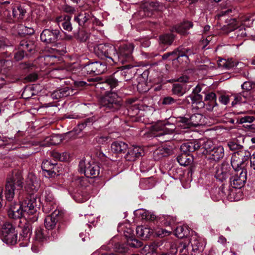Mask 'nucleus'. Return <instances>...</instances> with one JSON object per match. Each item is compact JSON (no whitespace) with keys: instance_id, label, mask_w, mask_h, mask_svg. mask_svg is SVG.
<instances>
[{"instance_id":"21","label":"nucleus","mask_w":255,"mask_h":255,"mask_svg":"<svg viewBox=\"0 0 255 255\" xmlns=\"http://www.w3.org/2000/svg\"><path fill=\"white\" fill-rule=\"evenodd\" d=\"M135 216L141 220H145L146 221H153L155 218V215L144 209H139L136 210L133 212Z\"/></svg>"},{"instance_id":"46","label":"nucleus","mask_w":255,"mask_h":255,"mask_svg":"<svg viewBox=\"0 0 255 255\" xmlns=\"http://www.w3.org/2000/svg\"><path fill=\"white\" fill-rule=\"evenodd\" d=\"M154 186L153 180L150 177L141 179L140 181V186L144 189L152 188Z\"/></svg>"},{"instance_id":"19","label":"nucleus","mask_w":255,"mask_h":255,"mask_svg":"<svg viewBox=\"0 0 255 255\" xmlns=\"http://www.w3.org/2000/svg\"><path fill=\"white\" fill-rule=\"evenodd\" d=\"M31 226L29 225H25L23 227L22 233L20 235V241H22L20 244L21 247H27L28 245L30 237L31 234Z\"/></svg>"},{"instance_id":"13","label":"nucleus","mask_w":255,"mask_h":255,"mask_svg":"<svg viewBox=\"0 0 255 255\" xmlns=\"http://www.w3.org/2000/svg\"><path fill=\"white\" fill-rule=\"evenodd\" d=\"M25 189L29 194L30 196L34 197L32 195L37 191L40 187L39 181L35 175L32 173H29L26 179Z\"/></svg>"},{"instance_id":"8","label":"nucleus","mask_w":255,"mask_h":255,"mask_svg":"<svg viewBox=\"0 0 255 255\" xmlns=\"http://www.w3.org/2000/svg\"><path fill=\"white\" fill-rule=\"evenodd\" d=\"M250 156L249 152L240 150L235 152L231 157V165L234 170L245 169L248 164Z\"/></svg>"},{"instance_id":"41","label":"nucleus","mask_w":255,"mask_h":255,"mask_svg":"<svg viewBox=\"0 0 255 255\" xmlns=\"http://www.w3.org/2000/svg\"><path fill=\"white\" fill-rule=\"evenodd\" d=\"M35 48V46L31 41H27L25 40H21L19 44L18 49H21L24 52H31Z\"/></svg>"},{"instance_id":"57","label":"nucleus","mask_w":255,"mask_h":255,"mask_svg":"<svg viewBox=\"0 0 255 255\" xmlns=\"http://www.w3.org/2000/svg\"><path fill=\"white\" fill-rule=\"evenodd\" d=\"M73 198L75 201L79 203H83L86 201L89 198V196L86 193L81 192L75 194Z\"/></svg>"},{"instance_id":"7","label":"nucleus","mask_w":255,"mask_h":255,"mask_svg":"<svg viewBox=\"0 0 255 255\" xmlns=\"http://www.w3.org/2000/svg\"><path fill=\"white\" fill-rule=\"evenodd\" d=\"M205 118L200 114L192 115L190 118L180 117L177 122V126L182 129H187L192 127H197L206 124Z\"/></svg>"},{"instance_id":"43","label":"nucleus","mask_w":255,"mask_h":255,"mask_svg":"<svg viewBox=\"0 0 255 255\" xmlns=\"http://www.w3.org/2000/svg\"><path fill=\"white\" fill-rule=\"evenodd\" d=\"M26 11L20 5L12 7V15L14 17L21 19L25 14Z\"/></svg>"},{"instance_id":"26","label":"nucleus","mask_w":255,"mask_h":255,"mask_svg":"<svg viewBox=\"0 0 255 255\" xmlns=\"http://www.w3.org/2000/svg\"><path fill=\"white\" fill-rule=\"evenodd\" d=\"M200 143L199 149H203L202 153L204 154L209 155L210 151L213 150V148L215 146L214 145L213 142L210 140L200 139L198 140Z\"/></svg>"},{"instance_id":"64","label":"nucleus","mask_w":255,"mask_h":255,"mask_svg":"<svg viewBox=\"0 0 255 255\" xmlns=\"http://www.w3.org/2000/svg\"><path fill=\"white\" fill-rule=\"evenodd\" d=\"M255 118L253 116H245L240 119L239 123L244 124L246 123H251L254 121Z\"/></svg>"},{"instance_id":"49","label":"nucleus","mask_w":255,"mask_h":255,"mask_svg":"<svg viewBox=\"0 0 255 255\" xmlns=\"http://www.w3.org/2000/svg\"><path fill=\"white\" fill-rule=\"evenodd\" d=\"M57 207L56 202H47L43 206V211L46 214L52 213L57 210Z\"/></svg>"},{"instance_id":"56","label":"nucleus","mask_w":255,"mask_h":255,"mask_svg":"<svg viewBox=\"0 0 255 255\" xmlns=\"http://www.w3.org/2000/svg\"><path fill=\"white\" fill-rule=\"evenodd\" d=\"M128 74V66L125 65V66L121 67L119 70L116 71L115 73L117 76H120V80H124L125 81H127L128 80L126 79V76Z\"/></svg>"},{"instance_id":"10","label":"nucleus","mask_w":255,"mask_h":255,"mask_svg":"<svg viewBox=\"0 0 255 255\" xmlns=\"http://www.w3.org/2000/svg\"><path fill=\"white\" fill-rule=\"evenodd\" d=\"M48 237L46 230L40 227L36 228L32 243V251L34 253L38 252L43 244L47 242Z\"/></svg>"},{"instance_id":"22","label":"nucleus","mask_w":255,"mask_h":255,"mask_svg":"<svg viewBox=\"0 0 255 255\" xmlns=\"http://www.w3.org/2000/svg\"><path fill=\"white\" fill-rule=\"evenodd\" d=\"M229 170L227 165L218 166L216 168L215 177L220 181H223L229 176Z\"/></svg>"},{"instance_id":"36","label":"nucleus","mask_w":255,"mask_h":255,"mask_svg":"<svg viewBox=\"0 0 255 255\" xmlns=\"http://www.w3.org/2000/svg\"><path fill=\"white\" fill-rule=\"evenodd\" d=\"M131 234H133V230L128 228V246L133 248L141 247L143 245L142 242L130 236Z\"/></svg>"},{"instance_id":"32","label":"nucleus","mask_w":255,"mask_h":255,"mask_svg":"<svg viewBox=\"0 0 255 255\" xmlns=\"http://www.w3.org/2000/svg\"><path fill=\"white\" fill-rule=\"evenodd\" d=\"M250 93L247 92H242L241 93L235 94L234 95V100L232 101V105L234 106L238 104L245 103L249 97Z\"/></svg>"},{"instance_id":"63","label":"nucleus","mask_w":255,"mask_h":255,"mask_svg":"<svg viewBox=\"0 0 255 255\" xmlns=\"http://www.w3.org/2000/svg\"><path fill=\"white\" fill-rule=\"evenodd\" d=\"M253 83L250 81L245 82L242 85V88L244 91L243 92H247L248 93L253 88Z\"/></svg>"},{"instance_id":"51","label":"nucleus","mask_w":255,"mask_h":255,"mask_svg":"<svg viewBox=\"0 0 255 255\" xmlns=\"http://www.w3.org/2000/svg\"><path fill=\"white\" fill-rule=\"evenodd\" d=\"M163 105H177L180 104L181 102L179 99H175L173 98L167 96L164 97L162 101Z\"/></svg>"},{"instance_id":"55","label":"nucleus","mask_w":255,"mask_h":255,"mask_svg":"<svg viewBox=\"0 0 255 255\" xmlns=\"http://www.w3.org/2000/svg\"><path fill=\"white\" fill-rule=\"evenodd\" d=\"M157 247L153 245L145 246L143 249V253L145 255H157Z\"/></svg>"},{"instance_id":"48","label":"nucleus","mask_w":255,"mask_h":255,"mask_svg":"<svg viewBox=\"0 0 255 255\" xmlns=\"http://www.w3.org/2000/svg\"><path fill=\"white\" fill-rule=\"evenodd\" d=\"M16 231L15 227L13 226L11 223L6 222L3 224L1 230V236L6 234H10L11 232Z\"/></svg>"},{"instance_id":"11","label":"nucleus","mask_w":255,"mask_h":255,"mask_svg":"<svg viewBox=\"0 0 255 255\" xmlns=\"http://www.w3.org/2000/svg\"><path fill=\"white\" fill-rule=\"evenodd\" d=\"M247 179V170L246 168L235 170V173L230 178V184L233 188L240 189L244 186Z\"/></svg>"},{"instance_id":"47","label":"nucleus","mask_w":255,"mask_h":255,"mask_svg":"<svg viewBox=\"0 0 255 255\" xmlns=\"http://www.w3.org/2000/svg\"><path fill=\"white\" fill-rule=\"evenodd\" d=\"M228 146L231 150H244L243 149V146L238 142V140L236 139L229 141L228 144Z\"/></svg>"},{"instance_id":"59","label":"nucleus","mask_w":255,"mask_h":255,"mask_svg":"<svg viewBox=\"0 0 255 255\" xmlns=\"http://www.w3.org/2000/svg\"><path fill=\"white\" fill-rule=\"evenodd\" d=\"M76 37L80 41L84 42L89 37V33L85 31L81 30L78 32Z\"/></svg>"},{"instance_id":"28","label":"nucleus","mask_w":255,"mask_h":255,"mask_svg":"<svg viewBox=\"0 0 255 255\" xmlns=\"http://www.w3.org/2000/svg\"><path fill=\"white\" fill-rule=\"evenodd\" d=\"M118 57L115 59V62L118 61L122 64H126L128 61V47L127 45L120 46Z\"/></svg>"},{"instance_id":"29","label":"nucleus","mask_w":255,"mask_h":255,"mask_svg":"<svg viewBox=\"0 0 255 255\" xmlns=\"http://www.w3.org/2000/svg\"><path fill=\"white\" fill-rule=\"evenodd\" d=\"M2 241L8 245H13L17 241V232L14 231L10 234L1 236Z\"/></svg>"},{"instance_id":"33","label":"nucleus","mask_w":255,"mask_h":255,"mask_svg":"<svg viewBox=\"0 0 255 255\" xmlns=\"http://www.w3.org/2000/svg\"><path fill=\"white\" fill-rule=\"evenodd\" d=\"M190 242L193 251H197L203 249L202 239L196 234L193 235L191 236Z\"/></svg>"},{"instance_id":"3","label":"nucleus","mask_w":255,"mask_h":255,"mask_svg":"<svg viewBox=\"0 0 255 255\" xmlns=\"http://www.w3.org/2000/svg\"><path fill=\"white\" fill-rule=\"evenodd\" d=\"M22 184L20 174H16L12 178L7 179L5 186V197L7 201H12L16 192L22 188Z\"/></svg>"},{"instance_id":"37","label":"nucleus","mask_w":255,"mask_h":255,"mask_svg":"<svg viewBox=\"0 0 255 255\" xmlns=\"http://www.w3.org/2000/svg\"><path fill=\"white\" fill-rule=\"evenodd\" d=\"M177 160L181 165L186 166L192 162L193 158L189 154L183 152L177 156Z\"/></svg>"},{"instance_id":"18","label":"nucleus","mask_w":255,"mask_h":255,"mask_svg":"<svg viewBox=\"0 0 255 255\" xmlns=\"http://www.w3.org/2000/svg\"><path fill=\"white\" fill-rule=\"evenodd\" d=\"M56 165V163H52L48 160H44L41 164V168L42 169L44 175L46 177H50L53 176V174H56L53 170Z\"/></svg>"},{"instance_id":"16","label":"nucleus","mask_w":255,"mask_h":255,"mask_svg":"<svg viewBox=\"0 0 255 255\" xmlns=\"http://www.w3.org/2000/svg\"><path fill=\"white\" fill-rule=\"evenodd\" d=\"M203 96L201 94H191L187 97L184 100V102L188 104H192L193 107L197 105V107L199 109L205 107V104L202 101Z\"/></svg>"},{"instance_id":"6","label":"nucleus","mask_w":255,"mask_h":255,"mask_svg":"<svg viewBox=\"0 0 255 255\" xmlns=\"http://www.w3.org/2000/svg\"><path fill=\"white\" fill-rule=\"evenodd\" d=\"M95 54L101 59L108 58L115 61L118 57L115 46L110 44H100L94 47Z\"/></svg>"},{"instance_id":"25","label":"nucleus","mask_w":255,"mask_h":255,"mask_svg":"<svg viewBox=\"0 0 255 255\" xmlns=\"http://www.w3.org/2000/svg\"><path fill=\"white\" fill-rule=\"evenodd\" d=\"M209 158L215 161H219L224 156V149L222 146H215L210 151Z\"/></svg>"},{"instance_id":"9","label":"nucleus","mask_w":255,"mask_h":255,"mask_svg":"<svg viewBox=\"0 0 255 255\" xmlns=\"http://www.w3.org/2000/svg\"><path fill=\"white\" fill-rule=\"evenodd\" d=\"M79 170L84 173L88 178H94L98 176L100 173V167L97 164L82 160L79 162Z\"/></svg>"},{"instance_id":"38","label":"nucleus","mask_w":255,"mask_h":255,"mask_svg":"<svg viewBox=\"0 0 255 255\" xmlns=\"http://www.w3.org/2000/svg\"><path fill=\"white\" fill-rule=\"evenodd\" d=\"M192 26V22L190 21H185L176 26L175 30L178 33L185 35L187 33V31Z\"/></svg>"},{"instance_id":"61","label":"nucleus","mask_w":255,"mask_h":255,"mask_svg":"<svg viewBox=\"0 0 255 255\" xmlns=\"http://www.w3.org/2000/svg\"><path fill=\"white\" fill-rule=\"evenodd\" d=\"M216 95L215 93L211 92L207 94L205 97V101L210 103H216Z\"/></svg>"},{"instance_id":"52","label":"nucleus","mask_w":255,"mask_h":255,"mask_svg":"<svg viewBox=\"0 0 255 255\" xmlns=\"http://www.w3.org/2000/svg\"><path fill=\"white\" fill-rule=\"evenodd\" d=\"M52 155L53 158L56 160L61 161H67L69 158V155L67 152L59 153L58 152H53Z\"/></svg>"},{"instance_id":"40","label":"nucleus","mask_w":255,"mask_h":255,"mask_svg":"<svg viewBox=\"0 0 255 255\" xmlns=\"http://www.w3.org/2000/svg\"><path fill=\"white\" fill-rule=\"evenodd\" d=\"M20 141L18 139L16 138V137L7 138V137H1L0 136V145H6L9 143H12L13 146L15 144V146L13 147V149L16 148L20 146Z\"/></svg>"},{"instance_id":"23","label":"nucleus","mask_w":255,"mask_h":255,"mask_svg":"<svg viewBox=\"0 0 255 255\" xmlns=\"http://www.w3.org/2000/svg\"><path fill=\"white\" fill-rule=\"evenodd\" d=\"M136 233L142 240L149 238L153 233V230L148 227L138 226L136 228Z\"/></svg>"},{"instance_id":"31","label":"nucleus","mask_w":255,"mask_h":255,"mask_svg":"<svg viewBox=\"0 0 255 255\" xmlns=\"http://www.w3.org/2000/svg\"><path fill=\"white\" fill-rule=\"evenodd\" d=\"M111 147L113 152H125L128 147V144L123 141H116L111 144Z\"/></svg>"},{"instance_id":"50","label":"nucleus","mask_w":255,"mask_h":255,"mask_svg":"<svg viewBox=\"0 0 255 255\" xmlns=\"http://www.w3.org/2000/svg\"><path fill=\"white\" fill-rule=\"evenodd\" d=\"M227 24L225 25V29L228 31H234L236 28H238V23L237 22L235 18H231L228 19L227 21Z\"/></svg>"},{"instance_id":"62","label":"nucleus","mask_w":255,"mask_h":255,"mask_svg":"<svg viewBox=\"0 0 255 255\" xmlns=\"http://www.w3.org/2000/svg\"><path fill=\"white\" fill-rule=\"evenodd\" d=\"M76 183L81 187H86L88 185V182L87 179L84 177H79L75 180Z\"/></svg>"},{"instance_id":"42","label":"nucleus","mask_w":255,"mask_h":255,"mask_svg":"<svg viewBox=\"0 0 255 255\" xmlns=\"http://www.w3.org/2000/svg\"><path fill=\"white\" fill-rule=\"evenodd\" d=\"M189 234V229L185 226H179L175 230V236L180 239L187 236Z\"/></svg>"},{"instance_id":"60","label":"nucleus","mask_w":255,"mask_h":255,"mask_svg":"<svg viewBox=\"0 0 255 255\" xmlns=\"http://www.w3.org/2000/svg\"><path fill=\"white\" fill-rule=\"evenodd\" d=\"M86 124L85 123H82L79 124L77 128H74V131H71L68 133V134L73 135L75 132L76 134H78L81 131H82L84 128H85L86 126Z\"/></svg>"},{"instance_id":"24","label":"nucleus","mask_w":255,"mask_h":255,"mask_svg":"<svg viewBox=\"0 0 255 255\" xmlns=\"http://www.w3.org/2000/svg\"><path fill=\"white\" fill-rule=\"evenodd\" d=\"M200 144V143H198V140H194L192 142L183 143L180 146V149L183 152L188 154V152H193L199 149V145Z\"/></svg>"},{"instance_id":"54","label":"nucleus","mask_w":255,"mask_h":255,"mask_svg":"<svg viewBox=\"0 0 255 255\" xmlns=\"http://www.w3.org/2000/svg\"><path fill=\"white\" fill-rule=\"evenodd\" d=\"M172 91L174 94L179 96L183 95L185 93V91L183 88V85L179 83L173 84Z\"/></svg>"},{"instance_id":"2","label":"nucleus","mask_w":255,"mask_h":255,"mask_svg":"<svg viewBox=\"0 0 255 255\" xmlns=\"http://www.w3.org/2000/svg\"><path fill=\"white\" fill-rule=\"evenodd\" d=\"M124 91H127V89L126 88L120 89L117 93L115 92L108 93L101 98L100 101L101 106L109 108L112 111L118 109L120 105V98L126 96L127 94Z\"/></svg>"},{"instance_id":"4","label":"nucleus","mask_w":255,"mask_h":255,"mask_svg":"<svg viewBox=\"0 0 255 255\" xmlns=\"http://www.w3.org/2000/svg\"><path fill=\"white\" fill-rule=\"evenodd\" d=\"M165 8L158 1H145L142 3L140 9L134 13V16L140 18L152 15L154 11H162Z\"/></svg>"},{"instance_id":"27","label":"nucleus","mask_w":255,"mask_h":255,"mask_svg":"<svg viewBox=\"0 0 255 255\" xmlns=\"http://www.w3.org/2000/svg\"><path fill=\"white\" fill-rule=\"evenodd\" d=\"M143 153V149L139 146L133 145L128 149V160L134 161Z\"/></svg>"},{"instance_id":"39","label":"nucleus","mask_w":255,"mask_h":255,"mask_svg":"<svg viewBox=\"0 0 255 255\" xmlns=\"http://www.w3.org/2000/svg\"><path fill=\"white\" fill-rule=\"evenodd\" d=\"M218 67L224 69H230L237 66V63L232 60H226L221 59L218 61Z\"/></svg>"},{"instance_id":"17","label":"nucleus","mask_w":255,"mask_h":255,"mask_svg":"<svg viewBox=\"0 0 255 255\" xmlns=\"http://www.w3.org/2000/svg\"><path fill=\"white\" fill-rule=\"evenodd\" d=\"M60 214L58 210H55L50 215H47L44 220V225L47 230L53 229L58 221L57 217Z\"/></svg>"},{"instance_id":"30","label":"nucleus","mask_w":255,"mask_h":255,"mask_svg":"<svg viewBox=\"0 0 255 255\" xmlns=\"http://www.w3.org/2000/svg\"><path fill=\"white\" fill-rule=\"evenodd\" d=\"M173 152V147L170 145H165L157 149L153 153L154 157L158 155L159 158L168 156Z\"/></svg>"},{"instance_id":"44","label":"nucleus","mask_w":255,"mask_h":255,"mask_svg":"<svg viewBox=\"0 0 255 255\" xmlns=\"http://www.w3.org/2000/svg\"><path fill=\"white\" fill-rule=\"evenodd\" d=\"M234 37L237 40H241L247 36L246 30L243 27H239L236 28L234 31Z\"/></svg>"},{"instance_id":"34","label":"nucleus","mask_w":255,"mask_h":255,"mask_svg":"<svg viewBox=\"0 0 255 255\" xmlns=\"http://www.w3.org/2000/svg\"><path fill=\"white\" fill-rule=\"evenodd\" d=\"M92 18V15L89 12H81L74 18V20L76 21L79 26H83L85 23Z\"/></svg>"},{"instance_id":"14","label":"nucleus","mask_w":255,"mask_h":255,"mask_svg":"<svg viewBox=\"0 0 255 255\" xmlns=\"http://www.w3.org/2000/svg\"><path fill=\"white\" fill-rule=\"evenodd\" d=\"M60 31L58 29H45L40 34L41 40L46 44L55 43L59 39Z\"/></svg>"},{"instance_id":"1","label":"nucleus","mask_w":255,"mask_h":255,"mask_svg":"<svg viewBox=\"0 0 255 255\" xmlns=\"http://www.w3.org/2000/svg\"><path fill=\"white\" fill-rule=\"evenodd\" d=\"M23 191L18 193L19 203H12L8 210V215L10 218L19 219L22 217L32 222L38 219L39 207L37 206L35 197L30 196L24 199Z\"/></svg>"},{"instance_id":"20","label":"nucleus","mask_w":255,"mask_h":255,"mask_svg":"<svg viewBox=\"0 0 255 255\" xmlns=\"http://www.w3.org/2000/svg\"><path fill=\"white\" fill-rule=\"evenodd\" d=\"M70 20L71 17L67 15L58 16L56 18V21L58 24L61 25L64 30L68 31H71L72 30Z\"/></svg>"},{"instance_id":"58","label":"nucleus","mask_w":255,"mask_h":255,"mask_svg":"<svg viewBox=\"0 0 255 255\" xmlns=\"http://www.w3.org/2000/svg\"><path fill=\"white\" fill-rule=\"evenodd\" d=\"M43 196L45 203L55 202L53 195L49 188H46L45 189L43 192Z\"/></svg>"},{"instance_id":"53","label":"nucleus","mask_w":255,"mask_h":255,"mask_svg":"<svg viewBox=\"0 0 255 255\" xmlns=\"http://www.w3.org/2000/svg\"><path fill=\"white\" fill-rule=\"evenodd\" d=\"M119 82H120V81H119L114 75L108 77L106 79L105 82L106 84H108L110 86L111 89L116 88L118 85V83Z\"/></svg>"},{"instance_id":"35","label":"nucleus","mask_w":255,"mask_h":255,"mask_svg":"<svg viewBox=\"0 0 255 255\" xmlns=\"http://www.w3.org/2000/svg\"><path fill=\"white\" fill-rule=\"evenodd\" d=\"M183 49L182 47H179L174 51L171 52H168L163 55L162 59L163 60H166L171 56H175L174 58L170 59V60H174L175 59H178L179 57H183L185 53L183 52Z\"/></svg>"},{"instance_id":"5","label":"nucleus","mask_w":255,"mask_h":255,"mask_svg":"<svg viewBox=\"0 0 255 255\" xmlns=\"http://www.w3.org/2000/svg\"><path fill=\"white\" fill-rule=\"evenodd\" d=\"M154 136L161 142H166L172 139L171 135L175 129V126L172 124L156 125L153 128Z\"/></svg>"},{"instance_id":"15","label":"nucleus","mask_w":255,"mask_h":255,"mask_svg":"<svg viewBox=\"0 0 255 255\" xmlns=\"http://www.w3.org/2000/svg\"><path fill=\"white\" fill-rule=\"evenodd\" d=\"M76 93L75 90L69 87H65L59 88L54 91L51 94L53 99L59 100L61 98L74 95Z\"/></svg>"},{"instance_id":"12","label":"nucleus","mask_w":255,"mask_h":255,"mask_svg":"<svg viewBox=\"0 0 255 255\" xmlns=\"http://www.w3.org/2000/svg\"><path fill=\"white\" fill-rule=\"evenodd\" d=\"M107 66L105 63L101 61H95L86 64L82 69L83 73L92 75L102 74L106 70Z\"/></svg>"},{"instance_id":"45","label":"nucleus","mask_w":255,"mask_h":255,"mask_svg":"<svg viewBox=\"0 0 255 255\" xmlns=\"http://www.w3.org/2000/svg\"><path fill=\"white\" fill-rule=\"evenodd\" d=\"M174 40V35L172 33L166 34L160 37V42L166 45H171Z\"/></svg>"}]
</instances>
